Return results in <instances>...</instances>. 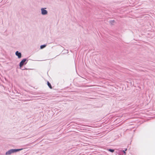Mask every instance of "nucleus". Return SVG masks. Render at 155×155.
<instances>
[{
  "instance_id": "1",
  "label": "nucleus",
  "mask_w": 155,
  "mask_h": 155,
  "mask_svg": "<svg viewBox=\"0 0 155 155\" xmlns=\"http://www.w3.org/2000/svg\"><path fill=\"white\" fill-rule=\"evenodd\" d=\"M19 151V149H11L6 152L5 155H11Z\"/></svg>"
},
{
  "instance_id": "2",
  "label": "nucleus",
  "mask_w": 155,
  "mask_h": 155,
  "mask_svg": "<svg viewBox=\"0 0 155 155\" xmlns=\"http://www.w3.org/2000/svg\"><path fill=\"white\" fill-rule=\"evenodd\" d=\"M28 60L26 58L23 59L20 62V69L23 70L24 69H22V66L23 65H25L27 63Z\"/></svg>"
},
{
  "instance_id": "3",
  "label": "nucleus",
  "mask_w": 155,
  "mask_h": 155,
  "mask_svg": "<svg viewBox=\"0 0 155 155\" xmlns=\"http://www.w3.org/2000/svg\"><path fill=\"white\" fill-rule=\"evenodd\" d=\"M45 9L46 8H41V14L43 15H46L48 14V11Z\"/></svg>"
},
{
  "instance_id": "4",
  "label": "nucleus",
  "mask_w": 155,
  "mask_h": 155,
  "mask_svg": "<svg viewBox=\"0 0 155 155\" xmlns=\"http://www.w3.org/2000/svg\"><path fill=\"white\" fill-rule=\"evenodd\" d=\"M47 84L48 86L49 87V88H52V87L51 85V84L48 81L47 82Z\"/></svg>"
},
{
  "instance_id": "5",
  "label": "nucleus",
  "mask_w": 155,
  "mask_h": 155,
  "mask_svg": "<svg viewBox=\"0 0 155 155\" xmlns=\"http://www.w3.org/2000/svg\"><path fill=\"white\" fill-rule=\"evenodd\" d=\"M15 54L18 56V58H19V52L18 51H17L16 52Z\"/></svg>"
},
{
  "instance_id": "6",
  "label": "nucleus",
  "mask_w": 155,
  "mask_h": 155,
  "mask_svg": "<svg viewBox=\"0 0 155 155\" xmlns=\"http://www.w3.org/2000/svg\"><path fill=\"white\" fill-rule=\"evenodd\" d=\"M46 46V45H41L40 46V48L41 49H42L45 48Z\"/></svg>"
},
{
  "instance_id": "7",
  "label": "nucleus",
  "mask_w": 155,
  "mask_h": 155,
  "mask_svg": "<svg viewBox=\"0 0 155 155\" xmlns=\"http://www.w3.org/2000/svg\"><path fill=\"white\" fill-rule=\"evenodd\" d=\"M108 150L109 151H110L111 152H113L114 151V150H113V149H109Z\"/></svg>"
},
{
  "instance_id": "8",
  "label": "nucleus",
  "mask_w": 155,
  "mask_h": 155,
  "mask_svg": "<svg viewBox=\"0 0 155 155\" xmlns=\"http://www.w3.org/2000/svg\"><path fill=\"white\" fill-rule=\"evenodd\" d=\"M122 151L124 153H126L125 152V151H124V150H122Z\"/></svg>"
},
{
  "instance_id": "9",
  "label": "nucleus",
  "mask_w": 155,
  "mask_h": 155,
  "mask_svg": "<svg viewBox=\"0 0 155 155\" xmlns=\"http://www.w3.org/2000/svg\"><path fill=\"white\" fill-rule=\"evenodd\" d=\"M21 53H20V58H21Z\"/></svg>"
},
{
  "instance_id": "10",
  "label": "nucleus",
  "mask_w": 155,
  "mask_h": 155,
  "mask_svg": "<svg viewBox=\"0 0 155 155\" xmlns=\"http://www.w3.org/2000/svg\"><path fill=\"white\" fill-rule=\"evenodd\" d=\"M23 150V149H20V150Z\"/></svg>"
},
{
  "instance_id": "11",
  "label": "nucleus",
  "mask_w": 155,
  "mask_h": 155,
  "mask_svg": "<svg viewBox=\"0 0 155 155\" xmlns=\"http://www.w3.org/2000/svg\"><path fill=\"white\" fill-rule=\"evenodd\" d=\"M127 149H126V150H125V151H126L127 150Z\"/></svg>"
}]
</instances>
